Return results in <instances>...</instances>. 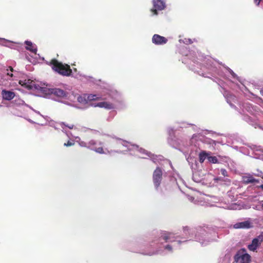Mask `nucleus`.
Masks as SVG:
<instances>
[{
	"label": "nucleus",
	"mask_w": 263,
	"mask_h": 263,
	"mask_svg": "<svg viewBox=\"0 0 263 263\" xmlns=\"http://www.w3.org/2000/svg\"><path fill=\"white\" fill-rule=\"evenodd\" d=\"M183 232L185 236L184 237H180L170 232H161L151 241L138 239L128 243L126 247L131 252L144 255H165L173 253L174 250L187 241L194 240L199 243L201 246H206L217 241L219 238L216 231L208 226H198L195 228L186 226L183 227Z\"/></svg>",
	"instance_id": "nucleus-1"
},
{
	"label": "nucleus",
	"mask_w": 263,
	"mask_h": 263,
	"mask_svg": "<svg viewBox=\"0 0 263 263\" xmlns=\"http://www.w3.org/2000/svg\"><path fill=\"white\" fill-rule=\"evenodd\" d=\"M185 55L188 57L191 61L189 68L199 75L213 79L212 77L216 79L217 76L228 79V76L230 74L232 78L236 79L242 85V87L246 89L242 83L241 79L238 77L230 68L223 66V69H221L220 67L218 68L216 66V61L206 58H204L203 60L204 65L201 66V64L195 59L196 57V58L200 60L197 58L196 54L190 52L189 54H186Z\"/></svg>",
	"instance_id": "nucleus-2"
},
{
	"label": "nucleus",
	"mask_w": 263,
	"mask_h": 263,
	"mask_svg": "<svg viewBox=\"0 0 263 263\" xmlns=\"http://www.w3.org/2000/svg\"><path fill=\"white\" fill-rule=\"evenodd\" d=\"M101 96L104 101L98 103L94 106L106 109L122 110L126 107V104L122 93L114 87L107 86L103 89Z\"/></svg>",
	"instance_id": "nucleus-3"
},
{
	"label": "nucleus",
	"mask_w": 263,
	"mask_h": 263,
	"mask_svg": "<svg viewBox=\"0 0 263 263\" xmlns=\"http://www.w3.org/2000/svg\"><path fill=\"white\" fill-rule=\"evenodd\" d=\"M112 143L115 145V147L121 148L122 147H125L126 148V150H110L108 151V153L109 154L116 153L118 154H125V152H128L130 155L137 156V153H139L149 158L151 160L155 163L159 162L160 161H161L163 159V157L161 155H154L152 154L151 152H149L142 148H140L138 145L132 144L131 143L123 140L121 139H116V140L112 142Z\"/></svg>",
	"instance_id": "nucleus-4"
},
{
	"label": "nucleus",
	"mask_w": 263,
	"mask_h": 263,
	"mask_svg": "<svg viewBox=\"0 0 263 263\" xmlns=\"http://www.w3.org/2000/svg\"><path fill=\"white\" fill-rule=\"evenodd\" d=\"M43 89L40 96L54 99L67 105H72L70 94L67 91L59 88H50L45 85Z\"/></svg>",
	"instance_id": "nucleus-5"
},
{
	"label": "nucleus",
	"mask_w": 263,
	"mask_h": 263,
	"mask_svg": "<svg viewBox=\"0 0 263 263\" xmlns=\"http://www.w3.org/2000/svg\"><path fill=\"white\" fill-rule=\"evenodd\" d=\"M242 112H239L241 115L242 120L248 123L249 124L256 128L257 126L262 129L260 126H259L256 120L253 119L247 115L245 114V111L248 112L253 116H256L259 112V108L256 105H253L249 102H244L242 104ZM263 129V128H262Z\"/></svg>",
	"instance_id": "nucleus-6"
},
{
	"label": "nucleus",
	"mask_w": 263,
	"mask_h": 263,
	"mask_svg": "<svg viewBox=\"0 0 263 263\" xmlns=\"http://www.w3.org/2000/svg\"><path fill=\"white\" fill-rule=\"evenodd\" d=\"M97 98V96L94 95H89L87 97L85 95H80L77 97V101L81 105H75L72 103V105L70 106L77 108L84 109L90 106H92L90 101L96 100Z\"/></svg>",
	"instance_id": "nucleus-7"
},
{
	"label": "nucleus",
	"mask_w": 263,
	"mask_h": 263,
	"mask_svg": "<svg viewBox=\"0 0 263 263\" xmlns=\"http://www.w3.org/2000/svg\"><path fill=\"white\" fill-rule=\"evenodd\" d=\"M51 64L52 68L60 74L64 76L72 75V70L68 65L63 64L55 60L52 61Z\"/></svg>",
	"instance_id": "nucleus-8"
},
{
	"label": "nucleus",
	"mask_w": 263,
	"mask_h": 263,
	"mask_svg": "<svg viewBox=\"0 0 263 263\" xmlns=\"http://www.w3.org/2000/svg\"><path fill=\"white\" fill-rule=\"evenodd\" d=\"M103 144V142L93 139L90 140L88 142H80V146L86 147L101 154H105L102 147Z\"/></svg>",
	"instance_id": "nucleus-9"
},
{
	"label": "nucleus",
	"mask_w": 263,
	"mask_h": 263,
	"mask_svg": "<svg viewBox=\"0 0 263 263\" xmlns=\"http://www.w3.org/2000/svg\"><path fill=\"white\" fill-rule=\"evenodd\" d=\"M20 84L29 89L40 93V95L42 94L43 88L45 86V84H39L30 79H26L24 82L20 81Z\"/></svg>",
	"instance_id": "nucleus-10"
},
{
	"label": "nucleus",
	"mask_w": 263,
	"mask_h": 263,
	"mask_svg": "<svg viewBox=\"0 0 263 263\" xmlns=\"http://www.w3.org/2000/svg\"><path fill=\"white\" fill-rule=\"evenodd\" d=\"M163 170L160 167H157L154 171L153 174V181L155 189L160 194L164 195L165 193L162 191H159L160 185L161 183Z\"/></svg>",
	"instance_id": "nucleus-11"
},
{
	"label": "nucleus",
	"mask_w": 263,
	"mask_h": 263,
	"mask_svg": "<svg viewBox=\"0 0 263 263\" xmlns=\"http://www.w3.org/2000/svg\"><path fill=\"white\" fill-rule=\"evenodd\" d=\"M234 260L236 263H250L251 256L245 249H241L234 256Z\"/></svg>",
	"instance_id": "nucleus-12"
},
{
	"label": "nucleus",
	"mask_w": 263,
	"mask_h": 263,
	"mask_svg": "<svg viewBox=\"0 0 263 263\" xmlns=\"http://www.w3.org/2000/svg\"><path fill=\"white\" fill-rule=\"evenodd\" d=\"M166 0H153V7L151 9V16H157L159 11L164 10L166 7Z\"/></svg>",
	"instance_id": "nucleus-13"
},
{
	"label": "nucleus",
	"mask_w": 263,
	"mask_h": 263,
	"mask_svg": "<svg viewBox=\"0 0 263 263\" xmlns=\"http://www.w3.org/2000/svg\"><path fill=\"white\" fill-rule=\"evenodd\" d=\"M188 125L192 126L193 129L195 131L197 130V127L194 124L191 123H187L185 122H180L177 123L173 127H169L167 128V133L170 137H173L174 136L175 132L180 130V128H186Z\"/></svg>",
	"instance_id": "nucleus-14"
},
{
	"label": "nucleus",
	"mask_w": 263,
	"mask_h": 263,
	"mask_svg": "<svg viewBox=\"0 0 263 263\" xmlns=\"http://www.w3.org/2000/svg\"><path fill=\"white\" fill-rule=\"evenodd\" d=\"M247 155L255 159L263 160V148L261 146L252 145L249 146Z\"/></svg>",
	"instance_id": "nucleus-15"
},
{
	"label": "nucleus",
	"mask_w": 263,
	"mask_h": 263,
	"mask_svg": "<svg viewBox=\"0 0 263 263\" xmlns=\"http://www.w3.org/2000/svg\"><path fill=\"white\" fill-rule=\"evenodd\" d=\"M262 241L263 232L252 240L251 243L248 245V249L250 251H254Z\"/></svg>",
	"instance_id": "nucleus-16"
},
{
	"label": "nucleus",
	"mask_w": 263,
	"mask_h": 263,
	"mask_svg": "<svg viewBox=\"0 0 263 263\" xmlns=\"http://www.w3.org/2000/svg\"><path fill=\"white\" fill-rule=\"evenodd\" d=\"M152 43L156 45H162L166 44L168 40L162 36L157 34H155L152 39Z\"/></svg>",
	"instance_id": "nucleus-17"
},
{
	"label": "nucleus",
	"mask_w": 263,
	"mask_h": 263,
	"mask_svg": "<svg viewBox=\"0 0 263 263\" xmlns=\"http://www.w3.org/2000/svg\"><path fill=\"white\" fill-rule=\"evenodd\" d=\"M196 140H200L203 143H207L209 144H213L215 143V141L214 140L209 138H207L200 135H194L191 139V142L193 143L194 141Z\"/></svg>",
	"instance_id": "nucleus-18"
},
{
	"label": "nucleus",
	"mask_w": 263,
	"mask_h": 263,
	"mask_svg": "<svg viewBox=\"0 0 263 263\" xmlns=\"http://www.w3.org/2000/svg\"><path fill=\"white\" fill-rule=\"evenodd\" d=\"M223 96L226 98L227 103L229 104L231 107L236 108V106L233 104V102H235L236 100V98L235 96L224 90L223 92Z\"/></svg>",
	"instance_id": "nucleus-19"
},
{
	"label": "nucleus",
	"mask_w": 263,
	"mask_h": 263,
	"mask_svg": "<svg viewBox=\"0 0 263 263\" xmlns=\"http://www.w3.org/2000/svg\"><path fill=\"white\" fill-rule=\"evenodd\" d=\"M252 227L251 223L248 221L238 222L233 225L234 229H249Z\"/></svg>",
	"instance_id": "nucleus-20"
},
{
	"label": "nucleus",
	"mask_w": 263,
	"mask_h": 263,
	"mask_svg": "<svg viewBox=\"0 0 263 263\" xmlns=\"http://www.w3.org/2000/svg\"><path fill=\"white\" fill-rule=\"evenodd\" d=\"M3 98L4 100L10 101L13 99L15 97L14 92L6 90H3L2 92Z\"/></svg>",
	"instance_id": "nucleus-21"
},
{
	"label": "nucleus",
	"mask_w": 263,
	"mask_h": 263,
	"mask_svg": "<svg viewBox=\"0 0 263 263\" xmlns=\"http://www.w3.org/2000/svg\"><path fill=\"white\" fill-rule=\"evenodd\" d=\"M242 182L245 184H249L251 183L257 182L258 181L252 175H248L242 176Z\"/></svg>",
	"instance_id": "nucleus-22"
},
{
	"label": "nucleus",
	"mask_w": 263,
	"mask_h": 263,
	"mask_svg": "<svg viewBox=\"0 0 263 263\" xmlns=\"http://www.w3.org/2000/svg\"><path fill=\"white\" fill-rule=\"evenodd\" d=\"M25 44L26 45V48L27 50L30 51L33 53H36L37 52V47L36 45L33 44L31 41H26Z\"/></svg>",
	"instance_id": "nucleus-23"
},
{
	"label": "nucleus",
	"mask_w": 263,
	"mask_h": 263,
	"mask_svg": "<svg viewBox=\"0 0 263 263\" xmlns=\"http://www.w3.org/2000/svg\"><path fill=\"white\" fill-rule=\"evenodd\" d=\"M211 152H206L204 151H202L199 154V162L202 163L204 162L205 159H208L209 155H210Z\"/></svg>",
	"instance_id": "nucleus-24"
},
{
	"label": "nucleus",
	"mask_w": 263,
	"mask_h": 263,
	"mask_svg": "<svg viewBox=\"0 0 263 263\" xmlns=\"http://www.w3.org/2000/svg\"><path fill=\"white\" fill-rule=\"evenodd\" d=\"M231 255L230 253H227L224 256L219 259L218 263H231Z\"/></svg>",
	"instance_id": "nucleus-25"
},
{
	"label": "nucleus",
	"mask_w": 263,
	"mask_h": 263,
	"mask_svg": "<svg viewBox=\"0 0 263 263\" xmlns=\"http://www.w3.org/2000/svg\"><path fill=\"white\" fill-rule=\"evenodd\" d=\"M218 199L216 197H211L205 199V201L208 203V205L213 206L215 205V203L217 202Z\"/></svg>",
	"instance_id": "nucleus-26"
},
{
	"label": "nucleus",
	"mask_w": 263,
	"mask_h": 263,
	"mask_svg": "<svg viewBox=\"0 0 263 263\" xmlns=\"http://www.w3.org/2000/svg\"><path fill=\"white\" fill-rule=\"evenodd\" d=\"M12 71H13V69L11 67H10V70L9 69H6V72H4L5 73V76H4V79L5 80H12V78H13V74H12Z\"/></svg>",
	"instance_id": "nucleus-27"
},
{
	"label": "nucleus",
	"mask_w": 263,
	"mask_h": 263,
	"mask_svg": "<svg viewBox=\"0 0 263 263\" xmlns=\"http://www.w3.org/2000/svg\"><path fill=\"white\" fill-rule=\"evenodd\" d=\"M186 159L189 163L191 165V167H193L194 162H196L195 158L189 155L188 156H186Z\"/></svg>",
	"instance_id": "nucleus-28"
},
{
	"label": "nucleus",
	"mask_w": 263,
	"mask_h": 263,
	"mask_svg": "<svg viewBox=\"0 0 263 263\" xmlns=\"http://www.w3.org/2000/svg\"><path fill=\"white\" fill-rule=\"evenodd\" d=\"M208 160L210 163H212L214 164L217 163L218 162V160L216 157L215 156H211L210 155H209L208 157Z\"/></svg>",
	"instance_id": "nucleus-29"
},
{
	"label": "nucleus",
	"mask_w": 263,
	"mask_h": 263,
	"mask_svg": "<svg viewBox=\"0 0 263 263\" xmlns=\"http://www.w3.org/2000/svg\"><path fill=\"white\" fill-rule=\"evenodd\" d=\"M14 101L15 103L17 105H25L27 106H29L25 103V102L23 100L20 98H18L17 99H15Z\"/></svg>",
	"instance_id": "nucleus-30"
},
{
	"label": "nucleus",
	"mask_w": 263,
	"mask_h": 263,
	"mask_svg": "<svg viewBox=\"0 0 263 263\" xmlns=\"http://www.w3.org/2000/svg\"><path fill=\"white\" fill-rule=\"evenodd\" d=\"M179 42H182L183 43H184L185 44H190L192 43L191 40L190 39H184V40L180 39Z\"/></svg>",
	"instance_id": "nucleus-31"
},
{
	"label": "nucleus",
	"mask_w": 263,
	"mask_h": 263,
	"mask_svg": "<svg viewBox=\"0 0 263 263\" xmlns=\"http://www.w3.org/2000/svg\"><path fill=\"white\" fill-rule=\"evenodd\" d=\"M193 179L196 182H200L201 181V179L197 178V174L194 173L193 175Z\"/></svg>",
	"instance_id": "nucleus-32"
},
{
	"label": "nucleus",
	"mask_w": 263,
	"mask_h": 263,
	"mask_svg": "<svg viewBox=\"0 0 263 263\" xmlns=\"http://www.w3.org/2000/svg\"><path fill=\"white\" fill-rule=\"evenodd\" d=\"M74 144V142L72 141H68L67 143H65L64 144V146H72Z\"/></svg>",
	"instance_id": "nucleus-33"
},
{
	"label": "nucleus",
	"mask_w": 263,
	"mask_h": 263,
	"mask_svg": "<svg viewBox=\"0 0 263 263\" xmlns=\"http://www.w3.org/2000/svg\"><path fill=\"white\" fill-rule=\"evenodd\" d=\"M220 172L223 176H224V177L228 176V172L226 171V170H225L224 168H221L220 170Z\"/></svg>",
	"instance_id": "nucleus-34"
},
{
	"label": "nucleus",
	"mask_w": 263,
	"mask_h": 263,
	"mask_svg": "<svg viewBox=\"0 0 263 263\" xmlns=\"http://www.w3.org/2000/svg\"><path fill=\"white\" fill-rule=\"evenodd\" d=\"M215 182H218V181H224L223 178L221 177H217L214 178Z\"/></svg>",
	"instance_id": "nucleus-35"
},
{
	"label": "nucleus",
	"mask_w": 263,
	"mask_h": 263,
	"mask_svg": "<svg viewBox=\"0 0 263 263\" xmlns=\"http://www.w3.org/2000/svg\"><path fill=\"white\" fill-rule=\"evenodd\" d=\"M214 80V81H215L216 82H217V83H218V85H219V86H220V87H221L223 89H224L223 85V84H222L221 81L220 80H218V79H217V81H216V80Z\"/></svg>",
	"instance_id": "nucleus-36"
},
{
	"label": "nucleus",
	"mask_w": 263,
	"mask_h": 263,
	"mask_svg": "<svg viewBox=\"0 0 263 263\" xmlns=\"http://www.w3.org/2000/svg\"><path fill=\"white\" fill-rule=\"evenodd\" d=\"M0 40L3 41L6 44H5V46H8V45L7 43H10L11 42L10 41L7 40L4 38H0Z\"/></svg>",
	"instance_id": "nucleus-37"
},
{
	"label": "nucleus",
	"mask_w": 263,
	"mask_h": 263,
	"mask_svg": "<svg viewBox=\"0 0 263 263\" xmlns=\"http://www.w3.org/2000/svg\"><path fill=\"white\" fill-rule=\"evenodd\" d=\"M76 141L78 142L79 145L80 146V142H84L83 141H82L80 137H75Z\"/></svg>",
	"instance_id": "nucleus-38"
},
{
	"label": "nucleus",
	"mask_w": 263,
	"mask_h": 263,
	"mask_svg": "<svg viewBox=\"0 0 263 263\" xmlns=\"http://www.w3.org/2000/svg\"><path fill=\"white\" fill-rule=\"evenodd\" d=\"M261 1V0H254V2L257 6H258Z\"/></svg>",
	"instance_id": "nucleus-39"
},
{
	"label": "nucleus",
	"mask_w": 263,
	"mask_h": 263,
	"mask_svg": "<svg viewBox=\"0 0 263 263\" xmlns=\"http://www.w3.org/2000/svg\"><path fill=\"white\" fill-rule=\"evenodd\" d=\"M43 118H44L45 119V120H46V121H48V119H49V118L47 116H46V117H44L43 116V115H42L41 114L40 115Z\"/></svg>",
	"instance_id": "nucleus-40"
},
{
	"label": "nucleus",
	"mask_w": 263,
	"mask_h": 263,
	"mask_svg": "<svg viewBox=\"0 0 263 263\" xmlns=\"http://www.w3.org/2000/svg\"><path fill=\"white\" fill-rule=\"evenodd\" d=\"M28 121L31 123H33V124H36L35 122H34L33 121H32V120L31 119H28Z\"/></svg>",
	"instance_id": "nucleus-41"
},
{
	"label": "nucleus",
	"mask_w": 263,
	"mask_h": 263,
	"mask_svg": "<svg viewBox=\"0 0 263 263\" xmlns=\"http://www.w3.org/2000/svg\"><path fill=\"white\" fill-rule=\"evenodd\" d=\"M64 132L66 133V134L67 135V136L68 137H69L70 135H71V133H70L69 132H66V131H65Z\"/></svg>",
	"instance_id": "nucleus-42"
},
{
	"label": "nucleus",
	"mask_w": 263,
	"mask_h": 263,
	"mask_svg": "<svg viewBox=\"0 0 263 263\" xmlns=\"http://www.w3.org/2000/svg\"><path fill=\"white\" fill-rule=\"evenodd\" d=\"M69 129H72L73 127V125H71L70 126H67Z\"/></svg>",
	"instance_id": "nucleus-43"
},
{
	"label": "nucleus",
	"mask_w": 263,
	"mask_h": 263,
	"mask_svg": "<svg viewBox=\"0 0 263 263\" xmlns=\"http://www.w3.org/2000/svg\"><path fill=\"white\" fill-rule=\"evenodd\" d=\"M259 188L261 189L263 191V184H261L259 186Z\"/></svg>",
	"instance_id": "nucleus-44"
},
{
	"label": "nucleus",
	"mask_w": 263,
	"mask_h": 263,
	"mask_svg": "<svg viewBox=\"0 0 263 263\" xmlns=\"http://www.w3.org/2000/svg\"><path fill=\"white\" fill-rule=\"evenodd\" d=\"M32 110H34V111H35V112H36L37 114H38L40 115V112H39V111H36V110H34V109H32Z\"/></svg>",
	"instance_id": "nucleus-45"
},
{
	"label": "nucleus",
	"mask_w": 263,
	"mask_h": 263,
	"mask_svg": "<svg viewBox=\"0 0 263 263\" xmlns=\"http://www.w3.org/2000/svg\"><path fill=\"white\" fill-rule=\"evenodd\" d=\"M238 86V87L241 90H242V88L239 85H237Z\"/></svg>",
	"instance_id": "nucleus-46"
},
{
	"label": "nucleus",
	"mask_w": 263,
	"mask_h": 263,
	"mask_svg": "<svg viewBox=\"0 0 263 263\" xmlns=\"http://www.w3.org/2000/svg\"><path fill=\"white\" fill-rule=\"evenodd\" d=\"M168 163L170 165L171 167L172 168V165L171 162L170 161H169Z\"/></svg>",
	"instance_id": "nucleus-47"
},
{
	"label": "nucleus",
	"mask_w": 263,
	"mask_h": 263,
	"mask_svg": "<svg viewBox=\"0 0 263 263\" xmlns=\"http://www.w3.org/2000/svg\"><path fill=\"white\" fill-rule=\"evenodd\" d=\"M45 124H46L45 123H43L40 124V125H45Z\"/></svg>",
	"instance_id": "nucleus-48"
},
{
	"label": "nucleus",
	"mask_w": 263,
	"mask_h": 263,
	"mask_svg": "<svg viewBox=\"0 0 263 263\" xmlns=\"http://www.w3.org/2000/svg\"><path fill=\"white\" fill-rule=\"evenodd\" d=\"M142 158H144V159H146V158H147V157H142Z\"/></svg>",
	"instance_id": "nucleus-49"
},
{
	"label": "nucleus",
	"mask_w": 263,
	"mask_h": 263,
	"mask_svg": "<svg viewBox=\"0 0 263 263\" xmlns=\"http://www.w3.org/2000/svg\"><path fill=\"white\" fill-rule=\"evenodd\" d=\"M262 203V207L263 208V200L261 201Z\"/></svg>",
	"instance_id": "nucleus-50"
},
{
	"label": "nucleus",
	"mask_w": 263,
	"mask_h": 263,
	"mask_svg": "<svg viewBox=\"0 0 263 263\" xmlns=\"http://www.w3.org/2000/svg\"><path fill=\"white\" fill-rule=\"evenodd\" d=\"M262 178L263 179V176H262Z\"/></svg>",
	"instance_id": "nucleus-51"
}]
</instances>
